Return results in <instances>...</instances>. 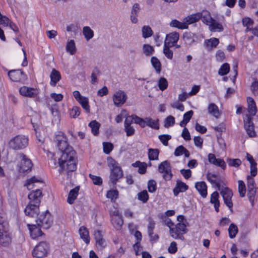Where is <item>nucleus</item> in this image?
<instances>
[{
    "label": "nucleus",
    "mask_w": 258,
    "mask_h": 258,
    "mask_svg": "<svg viewBox=\"0 0 258 258\" xmlns=\"http://www.w3.org/2000/svg\"><path fill=\"white\" fill-rule=\"evenodd\" d=\"M238 229L237 226L234 224H231L228 228L229 236L230 238H234L238 233Z\"/></svg>",
    "instance_id": "nucleus-44"
},
{
    "label": "nucleus",
    "mask_w": 258,
    "mask_h": 258,
    "mask_svg": "<svg viewBox=\"0 0 258 258\" xmlns=\"http://www.w3.org/2000/svg\"><path fill=\"white\" fill-rule=\"evenodd\" d=\"M78 102L81 105L82 108L86 112L89 113L90 111V106L89 105V99L87 97H83Z\"/></svg>",
    "instance_id": "nucleus-37"
},
{
    "label": "nucleus",
    "mask_w": 258,
    "mask_h": 258,
    "mask_svg": "<svg viewBox=\"0 0 258 258\" xmlns=\"http://www.w3.org/2000/svg\"><path fill=\"white\" fill-rule=\"evenodd\" d=\"M227 163L230 166L237 167L241 165V161L239 159L228 158L227 159Z\"/></svg>",
    "instance_id": "nucleus-53"
},
{
    "label": "nucleus",
    "mask_w": 258,
    "mask_h": 258,
    "mask_svg": "<svg viewBox=\"0 0 258 258\" xmlns=\"http://www.w3.org/2000/svg\"><path fill=\"white\" fill-rule=\"evenodd\" d=\"M154 51V48L149 44H144L143 45V52L147 56L152 55Z\"/></svg>",
    "instance_id": "nucleus-55"
},
{
    "label": "nucleus",
    "mask_w": 258,
    "mask_h": 258,
    "mask_svg": "<svg viewBox=\"0 0 258 258\" xmlns=\"http://www.w3.org/2000/svg\"><path fill=\"white\" fill-rule=\"evenodd\" d=\"M118 191L116 189L109 190L106 194V197L110 199L111 202H114L118 197Z\"/></svg>",
    "instance_id": "nucleus-43"
},
{
    "label": "nucleus",
    "mask_w": 258,
    "mask_h": 258,
    "mask_svg": "<svg viewBox=\"0 0 258 258\" xmlns=\"http://www.w3.org/2000/svg\"><path fill=\"white\" fill-rule=\"evenodd\" d=\"M54 141L60 152V157H55L53 154L50 159L49 164L52 168L59 167L58 172L60 174L66 172L68 177H71L72 173L77 169L76 162L75 159L76 152L72 147L69 146L68 139L65 134L61 131L55 133Z\"/></svg>",
    "instance_id": "nucleus-1"
},
{
    "label": "nucleus",
    "mask_w": 258,
    "mask_h": 258,
    "mask_svg": "<svg viewBox=\"0 0 258 258\" xmlns=\"http://www.w3.org/2000/svg\"><path fill=\"white\" fill-rule=\"evenodd\" d=\"M219 195L217 191L213 192L210 198V203L214 205L215 211L217 212L219 211L220 202L219 200Z\"/></svg>",
    "instance_id": "nucleus-24"
},
{
    "label": "nucleus",
    "mask_w": 258,
    "mask_h": 258,
    "mask_svg": "<svg viewBox=\"0 0 258 258\" xmlns=\"http://www.w3.org/2000/svg\"><path fill=\"white\" fill-rule=\"evenodd\" d=\"M35 135L37 140L40 143L44 142L46 138V133L45 130H35Z\"/></svg>",
    "instance_id": "nucleus-45"
},
{
    "label": "nucleus",
    "mask_w": 258,
    "mask_h": 258,
    "mask_svg": "<svg viewBox=\"0 0 258 258\" xmlns=\"http://www.w3.org/2000/svg\"><path fill=\"white\" fill-rule=\"evenodd\" d=\"M103 151L106 154H109L113 148L112 144L108 142H104L103 143Z\"/></svg>",
    "instance_id": "nucleus-56"
},
{
    "label": "nucleus",
    "mask_w": 258,
    "mask_h": 258,
    "mask_svg": "<svg viewBox=\"0 0 258 258\" xmlns=\"http://www.w3.org/2000/svg\"><path fill=\"white\" fill-rule=\"evenodd\" d=\"M188 189V186L180 180H177L173 191L175 196H177L180 192H184Z\"/></svg>",
    "instance_id": "nucleus-21"
},
{
    "label": "nucleus",
    "mask_w": 258,
    "mask_h": 258,
    "mask_svg": "<svg viewBox=\"0 0 258 258\" xmlns=\"http://www.w3.org/2000/svg\"><path fill=\"white\" fill-rule=\"evenodd\" d=\"M108 165L110 169L109 183L114 186L117 181L122 177L123 171L118 163L111 157L107 158Z\"/></svg>",
    "instance_id": "nucleus-2"
},
{
    "label": "nucleus",
    "mask_w": 258,
    "mask_h": 258,
    "mask_svg": "<svg viewBox=\"0 0 258 258\" xmlns=\"http://www.w3.org/2000/svg\"><path fill=\"white\" fill-rule=\"evenodd\" d=\"M38 182H42L41 178L36 177V176H33L27 180L25 185L27 187L29 190H30L33 188L34 184Z\"/></svg>",
    "instance_id": "nucleus-30"
},
{
    "label": "nucleus",
    "mask_w": 258,
    "mask_h": 258,
    "mask_svg": "<svg viewBox=\"0 0 258 258\" xmlns=\"http://www.w3.org/2000/svg\"><path fill=\"white\" fill-rule=\"evenodd\" d=\"M42 196V192L40 189H36L32 191L28 195V198L30 200L29 203L35 204L36 205H40L41 202V197Z\"/></svg>",
    "instance_id": "nucleus-16"
},
{
    "label": "nucleus",
    "mask_w": 258,
    "mask_h": 258,
    "mask_svg": "<svg viewBox=\"0 0 258 258\" xmlns=\"http://www.w3.org/2000/svg\"><path fill=\"white\" fill-rule=\"evenodd\" d=\"M230 70V66L228 63L223 64L219 70L218 74L220 76H224L227 74Z\"/></svg>",
    "instance_id": "nucleus-50"
},
{
    "label": "nucleus",
    "mask_w": 258,
    "mask_h": 258,
    "mask_svg": "<svg viewBox=\"0 0 258 258\" xmlns=\"http://www.w3.org/2000/svg\"><path fill=\"white\" fill-rule=\"evenodd\" d=\"M207 178L212 184H214L218 188L221 186V184L223 182L220 176L210 172H208L207 174Z\"/></svg>",
    "instance_id": "nucleus-19"
},
{
    "label": "nucleus",
    "mask_w": 258,
    "mask_h": 258,
    "mask_svg": "<svg viewBox=\"0 0 258 258\" xmlns=\"http://www.w3.org/2000/svg\"><path fill=\"white\" fill-rule=\"evenodd\" d=\"M200 13L193 14L186 17L184 19L185 23L190 24L198 22L200 20Z\"/></svg>",
    "instance_id": "nucleus-33"
},
{
    "label": "nucleus",
    "mask_w": 258,
    "mask_h": 258,
    "mask_svg": "<svg viewBox=\"0 0 258 258\" xmlns=\"http://www.w3.org/2000/svg\"><path fill=\"white\" fill-rule=\"evenodd\" d=\"M151 62L156 72L160 73L161 71V63L160 60L156 57L153 56L151 59Z\"/></svg>",
    "instance_id": "nucleus-36"
},
{
    "label": "nucleus",
    "mask_w": 258,
    "mask_h": 258,
    "mask_svg": "<svg viewBox=\"0 0 258 258\" xmlns=\"http://www.w3.org/2000/svg\"><path fill=\"white\" fill-rule=\"evenodd\" d=\"M100 73L98 69L95 68L91 74V83L94 84L97 81V75Z\"/></svg>",
    "instance_id": "nucleus-57"
},
{
    "label": "nucleus",
    "mask_w": 258,
    "mask_h": 258,
    "mask_svg": "<svg viewBox=\"0 0 258 258\" xmlns=\"http://www.w3.org/2000/svg\"><path fill=\"white\" fill-rule=\"evenodd\" d=\"M127 96L122 91H118L113 95V100L115 105L120 106L126 101Z\"/></svg>",
    "instance_id": "nucleus-13"
},
{
    "label": "nucleus",
    "mask_w": 258,
    "mask_h": 258,
    "mask_svg": "<svg viewBox=\"0 0 258 258\" xmlns=\"http://www.w3.org/2000/svg\"><path fill=\"white\" fill-rule=\"evenodd\" d=\"M16 160L19 163L18 164L20 172L30 171L33 166L31 160L23 153H18L16 157Z\"/></svg>",
    "instance_id": "nucleus-3"
},
{
    "label": "nucleus",
    "mask_w": 258,
    "mask_h": 258,
    "mask_svg": "<svg viewBox=\"0 0 258 258\" xmlns=\"http://www.w3.org/2000/svg\"><path fill=\"white\" fill-rule=\"evenodd\" d=\"M142 35L144 38L151 37L153 34V31L149 26H144L142 30Z\"/></svg>",
    "instance_id": "nucleus-47"
},
{
    "label": "nucleus",
    "mask_w": 258,
    "mask_h": 258,
    "mask_svg": "<svg viewBox=\"0 0 258 258\" xmlns=\"http://www.w3.org/2000/svg\"><path fill=\"white\" fill-rule=\"evenodd\" d=\"M8 226L0 230V244L6 246L11 241V238L8 231Z\"/></svg>",
    "instance_id": "nucleus-15"
},
{
    "label": "nucleus",
    "mask_w": 258,
    "mask_h": 258,
    "mask_svg": "<svg viewBox=\"0 0 258 258\" xmlns=\"http://www.w3.org/2000/svg\"><path fill=\"white\" fill-rule=\"evenodd\" d=\"M10 21H11L10 20L8 17L2 15L1 14H0V24L1 25L8 26L9 23L10 22Z\"/></svg>",
    "instance_id": "nucleus-64"
},
{
    "label": "nucleus",
    "mask_w": 258,
    "mask_h": 258,
    "mask_svg": "<svg viewBox=\"0 0 258 258\" xmlns=\"http://www.w3.org/2000/svg\"><path fill=\"white\" fill-rule=\"evenodd\" d=\"M218 189L220 191V194L223 197L225 204L231 209L233 207V203L231 198L233 196V192L231 189L227 187L223 186L219 187Z\"/></svg>",
    "instance_id": "nucleus-9"
},
{
    "label": "nucleus",
    "mask_w": 258,
    "mask_h": 258,
    "mask_svg": "<svg viewBox=\"0 0 258 258\" xmlns=\"http://www.w3.org/2000/svg\"><path fill=\"white\" fill-rule=\"evenodd\" d=\"M170 26L172 27H175L180 29H184L188 28V25L185 22L182 23L175 19L171 21Z\"/></svg>",
    "instance_id": "nucleus-38"
},
{
    "label": "nucleus",
    "mask_w": 258,
    "mask_h": 258,
    "mask_svg": "<svg viewBox=\"0 0 258 258\" xmlns=\"http://www.w3.org/2000/svg\"><path fill=\"white\" fill-rule=\"evenodd\" d=\"M179 35L177 32L171 33L166 35L164 43H167V45L170 46H173L179 40Z\"/></svg>",
    "instance_id": "nucleus-20"
},
{
    "label": "nucleus",
    "mask_w": 258,
    "mask_h": 258,
    "mask_svg": "<svg viewBox=\"0 0 258 258\" xmlns=\"http://www.w3.org/2000/svg\"><path fill=\"white\" fill-rule=\"evenodd\" d=\"M79 233L81 238L84 240L86 244H88L90 242V237L87 229L84 226L81 227L79 229Z\"/></svg>",
    "instance_id": "nucleus-28"
},
{
    "label": "nucleus",
    "mask_w": 258,
    "mask_h": 258,
    "mask_svg": "<svg viewBox=\"0 0 258 258\" xmlns=\"http://www.w3.org/2000/svg\"><path fill=\"white\" fill-rule=\"evenodd\" d=\"M25 214L26 216L34 217L37 216L39 212V206L32 203H29L25 209Z\"/></svg>",
    "instance_id": "nucleus-14"
},
{
    "label": "nucleus",
    "mask_w": 258,
    "mask_h": 258,
    "mask_svg": "<svg viewBox=\"0 0 258 258\" xmlns=\"http://www.w3.org/2000/svg\"><path fill=\"white\" fill-rule=\"evenodd\" d=\"M238 192L241 197L245 196L246 188L244 182L242 180H238Z\"/></svg>",
    "instance_id": "nucleus-52"
},
{
    "label": "nucleus",
    "mask_w": 258,
    "mask_h": 258,
    "mask_svg": "<svg viewBox=\"0 0 258 258\" xmlns=\"http://www.w3.org/2000/svg\"><path fill=\"white\" fill-rule=\"evenodd\" d=\"M50 77L51 79L50 84L53 87L55 86L57 83L61 79L60 73L54 69H52Z\"/></svg>",
    "instance_id": "nucleus-23"
},
{
    "label": "nucleus",
    "mask_w": 258,
    "mask_h": 258,
    "mask_svg": "<svg viewBox=\"0 0 258 258\" xmlns=\"http://www.w3.org/2000/svg\"><path fill=\"white\" fill-rule=\"evenodd\" d=\"M219 43V40L216 38H212L209 39H207L205 41V44L207 47H209L211 49L216 48Z\"/></svg>",
    "instance_id": "nucleus-35"
},
{
    "label": "nucleus",
    "mask_w": 258,
    "mask_h": 258,
    "mask_svg": "<svg viewBox=\"0 0 258 258\" xmlns=\"http://www.w3.org/2000/svg\"><path fill=\"white\" fill-rule=\"evenodd\" d=\"M148 189L149 192H154L157 189L156 182L154 180H150L148 182Z\"/></svg>",
    "instance_id": "nucleus-58"
},
{
    "label": "nucleus",
    "mask_w": 258,
    "mask_h": 258,
    "mask_svg": "<svg viewBox=\"0 0 258 258\" xmlns=\"http://www.w3.org/2000/svg\"><path fill=\"white\" fill-rule=\"evenodd\" d=\"M28 145V138L22 135H18L12 139L9 143L10 148L14 150H21L26 148Z\"/></svg>",
    "instance_id": "nucleus-4"
},
{
    "label": "nucleus",
    "mask_w": 258,
    "mask_h": 258,
    "mask_svg": "<svg viewBox=\"0 0 258 258\" xmlns=\"http://www.w3.org/2000/svg\"><path fill=\"white\" fill-rule=\"evenodd\" d=\"M195 187L203 198L207 197V186L204 181L197 182L195 184Z\"/></svg>",
    "instance_id": "nucleus-22"
},
{
    "label": "nucleus",
    "mask_w": 258,
    "mask_h": 258,
    "mask_svg": "<svg viewBox=\"0 0 258 258\" xmlns=\"http://www.w3.org/2000/svg\"><path fill=\"white\" fill-rule=\"evenodd\" d=\"M244 129H253L254 124L250 115L246 114L243 118Z\"/></svg>",
    "instance_id": "nucleus-34"
},
{
    "label": "nucleus",
    "mask_w": 258,
    "mask_h": 258,
    "mask_svg": "<svg viewBox=\"0 0 258 258\" xmlns=\"http://www.w3.org/2000/svg\"><path fill=\"white\" fill-rule=\"evenodd\" d=\"M159 139L164 146L168 145V142L171 139V136L169 135H161L159 136Z\"/></svg>",
    "instance_id": "nucleus-59"
},
{
    "label": "nucleus",
    "mask_w": 258,
    "mask_h": 258,
    "mask_svg": "<svg viewBox=\"0 0 258 258\" xmlns=\"http://www.w3.org/2000/svg\"><path fill=\"white\" fill-rule=\"evenodd\" d=\"M209 29L211 31H219L221 32L223 30V27L222 25L214 21H212L211 23V24L209 25Z\"/></svg>",
    "instance_id": "nucleus-39"
},
{
    "label": "nucleus",
    "mask_w": 258,
    "mask_h": 258,
    "mask_svg": "<svg viewBox=\"0 0 258 258\" xmlns=\"http://www.w3.org/2000/svg\"><path fill=\"white\" fill-rule=\"evenodd\" d=\"M158 87L162 91L165 90L168 87L167 79L164 77H161L158 81Z\"/></svg>",
    "instance_id": "nucleus-54"
},
{
    "label": "nucleus",
    "mask_w": 258,
    "mask_h": 258,
    "mask_svg": "<svg viewBox=\"0 0 258 258\" xmlns=\"http://www.w3.org/2000/svg\"><path fill=\"white\" fill-rule=\"evenodd\" d=\"M79 189L80 186H77L70 190L67 199V202L68 203L70 204H72L74 203L75 200L77 199V197L78 195Z\"/></svg>",
    "instance_id": "nucleus-26"
},
{
    "label": "nucleus",
    "mask_w": 258,
    "mask_h": 258,
    "mask_svg": "<svg viewBox=\"0 0 258 258\" xmlns=\"http://www.w3.org/2000/svg\"><path fill=\"white\" fill-rule=\"evenodd\" d=\"M113 214V216L112 217L111 219L112 225L116 230H119L123 225V221L117 211L114 212Z\"/></svg>",
    "instance_id": "nucleus-17"
},
{
    "label": "nucleus",
    "mask_w": 258,
    "mask_h": 258,
    "mask_svg": "<svg viewBox=\"0 0 258 258\" xmlns=\"http://www.w3.org/2000/svg\"><path fill=\"white\" fill-rule=\"evenodd\" d=\"M136 119V121L141 127L144 128L148 126L152 129H159L158 119H153L150 117H147L145 118H137Z\"/></svg>",
    "instance_id": "nucleus-7"
},
{
    "label": "nucleus",
    "mask_w": 258,
    "mask_h": 258,
    "mask_svg": "<svg viewBox=\"0 0 258 258\" xmlns=\"http://www.w3.org/2000/svg\"><path fill=\"white\" fill-rule=\"evenodd\" d=\"M48 249V244L45 241H42L35 247L32 254L34 257L42 258L47 255Z\"/></svg>",
    "instance_id": "nucleus-8"
},
{
    "label": "nucleus",
    "mask_w": 258,
    "mask_h": 258,
    "mask_svg": "<svg viewBox=\"0 0 258 258\" xmlns=\"http://www.w3.org/2000/svg\"><path fill=\"white\" fill-rule=\"evenodd\" d=\"M155 222L154 221L151 219H149V224L148 226V232L149 235L153 234V230L155 228Z\"/></svg>",
    "instance_id": "nucleus-62"
},
{
    "label": "nucleus",
    "mask_w": 258,
    "mask_h": 258,
    "mask_svg": "<svg viewBox=\"0 0 258 258\" xmlns=\"http://www.w3.org/2000/svg\"><path fill=\"white\" fill-rule=\"evenodd\" d=\"M175 123V118L173 116L169 115L164 120V126L168 128L172 126Z\"/></svg>",
    "instance_id": "nucleus-51"
},
{
    "label": "nucleus",
    "mask_w": 258,
    "mask_h": 258,
    "mask_svg": "<svg viewBox=\"0 0 258 258\" xmlns=\"http://www.w3.org/2000/svg\"><path fill=\"white\" fill-rule=\"evenodd\" d=\"M66 50L71 55L74 54L76 52V47L74 40H71L67 43Z\"/></svg>",
    "instance_id": "nucleus-40"
},
{
    "label": "nucleus",
    "mask_w": 258,
    "mask_h": 258,
    "mask_svg": "<svg viewBox=\"0 0 258 258\" xmlns=\"http://www.w3.org/2000/svg\"><path fill=\"white\" fill-rule=\"evenodd\" d=\"M27 226L30 231V236L33 239H35L36 238L42 235L43 233L40 229L41 227H38L37 224H28Z\"/></svg>",
    "instance_id": "nucleus-18"
},
{
    "label": "nucleus",
    "mask_w": 258,
    "mask_h": 258,
    "mask_svg": "<svg viewBox=\"0 0 258 258\" xmlns=\"http://www.w3.org/2000/svg\"><path fill=\"white\" fill-rule=\"evenodd\" d=\"M186 225L182 223H178L174 228L170 229V235L175 239H184L183 234L186 233L187 229Z\"/></svg>",
    "instance_id": "nucleus-6"
},
{
    "label": "nucleus",
    "mask_w": 258,
    "mask_h": 258,
    "mask_svg": "<svg viewBox=\"0 0 258 258\" xmlns=\"http://www.w3.org/2000/svg\"><path fill=\"white\" fill-rule=\"evenodd\" d=\"M160 173H163V178L166 180L171 179L173 174L171 173V167L170 162L167 160L161 163L158 166Z\"/></svg>",
    "instance_id": "nucleus-10"
},
{
    "label": "nucleus",
    "mask_w": 258,
    "mask_h": 258,
    "mask_svg": "<svg viewBox=\"0 0 258 258\" xmlns=\"http://www.w3.org/2000/svg\"><path fill=\"white\" fill-rule=\"evenodd\" d=\"M247 101L248 103V112L250 113V115L254 116L257 111L255 103L253 99L250 97H247Z\"/></svg>",
    "instance_id": "nucleus-25"
},
{
    "label": "nucleus",
    "mask_w": 258,
    "mask_h": 258,
    "mask_svg": "<svg viewBox=\"0 0 258 258\" xmlns=\"http://www.w3.org/2000/svg\"><path fill=\"white\" fill-rule=\"evenodd\" d=\"M19 93L22 96L29 98H34L38 94V91L36 89L27 86L21 87Z\"/></svg>",
    "instance_id": "nucleus-12"
},
{
    "label": "nucleus",
    "mask_w": 258,
    "mask_h": 258,
    "mask_svg": "<svg viewBox=\"0 0 258 258\" xmlns=\"http://www.w3.org/2000/svg\"><path fill=\"white\" fill-rule=\"evenodd\" d=\"M138 199L143 203H146L149 200V195L146 190H144L138 194Z\"/></svg>",
    "instance_id": "nucleus-48"
},
{
    "label": "nucleus",
    "mask_w": 258,
    "mask_h": 258,
    "mask_svg": "<svg viewBox=\"0 0 258 258\" xmlns=\"http://www.w3.org/2000/svg\"><path fill=\"white\" fill-rule=\"evenodd\" d=\"M137 118L140 117L136 115H132L127 116H126L124 121L125 129H133L132 128H128V127L130 126L131 124L133 123L138 124L137 121H136Z\"/></svg>",
    "instance_id": "nucleus-31"
},
{
    "label": "nucleus",
    "mask_w": 258,
    "mask_h": 258,
    "mask_svg": "<svg viewBox=\"0 0 258 258\" xmlns=\"http://www.w3.org/2000/svg\"><path fill=\"white\" fill-rule=\"evenodd\" d=\"M170 47H171L170 45H167V43H164L163 53L167 58L171 59L173 57V51L170 49Z\"/></svg>",
    "instance_id": "nucleus-49"
},
{
    "label": "nucleus",
    "mask_w": 258,
    "mask_h": 258,
    "mask_svg": "<svg viewBox=\"0 0 258 258\" xmlns=\"http://www.w3.org/2000/svg\"><path fill=\"white\" fill-rule=\"evenodd\" d=\"M135 237L136 238V242L134 245V247H136V246H139L140 243L142 240V233L139 231H136L135 234Z\"/></svg>",
    "instance_id": "nucleus-63"
},
{
    "label": "nucleus",
    "mask_w": 258,
    "mask_h": 258,
    "mask_svg": "<svg viewBox=\"0 0 258 258\" xmlns=\"http://www.w3.org/2000/svg\"><path fill=\"white\" fill-rule=\"evenodd\" d=\"M199 17L200 19H201L202 22L207 25H209L212 21H214L210 13L207 11H203L202 12L200 13Z\"/></svg>",
    "instance_id": "nucleus-27"
},
{
    "label": "nucleus",
    "mask_w": 258,
    "mask_h": 258,
    "mask_svg": "<svg viewBox=\"0 0 258 258\" xmlns=\"http://www.w3.org/2000/svg\"><path fill=\"white\" fill-rule=\"evenodd\" d=\"M193 114L194 112L192 110L188 111L184 114L183 116V120L180 122V125L181 127H184L183 129H187L185 127V125L191 119Z\"/></svg>",
    "instance_id": "nucleus-32"
},
{
    "label": "nucleus",
    "mask_w": 258,
    "mask_h": 258,
    "mask_svg": "<svg viewBox=\"0 0 258 258\" xmlns=\"http://www.w3.org/2000/svg\"><path fill=\"white\" fill-rule=\"evenodd\" d=\"M8 75L11 80L16 82L24 83L27 80L26 75L22 70H12L8 72Z\"/></svg>",
    "instance_id": "nucleus-11"
},
{
    "label": "nucleus",
    "mask_w": 258,
    "mask_h": 258,
    "mask_svg": "<svg viewBox=\"0 0 258 258\" xmlns=\"http://www.w3.org/2000/svg\"><path fill=\"white\" fill-rule=\"evenodd\" d=\"M208 112L216 117H218L220 114L218 106L214 103H210L209 105Z\"/></svg>",
    "instance_id": "nucleus-42"
},
{
    "label": "nucleus",
    "mask_w": 258,
    "mask_h": 258,
    "mask_svg": "<svg viewBox=\"0 0 258 258\" xmlns=\"http://www.w3.org/2000/svg\"><path fill=\"white\" fill-rule=\"evenodd\" d=\"M174 154L175 156H179L184 154V156L187 158L189 157L190 155L189 151L182 145L175 149Z\"/></svg>",
    "instance_id": "nucleus-29"
},
{
    "label": "nucleus",
    "mask_w": 258,
    "mask_h": 258,
    "mask_svg": "<svg viewBox=\"0 0 258 258\" xmlns=\"http://www.w3.org/2000/svg\"><path fill=\"white\" fill-rule=\"evenodd\" d=\"M36 222L38 227L47 229L52 225L53 218L49 212L47 210L44 213L39 215Z\"/></svg>",
    "instance_id": "nucleus-5"
},
{
    "label": "nucleus",
    "mask_w": 258,
    "mask_h": 258,
    "mask_svg": "<svg viewBox=\"0 0 258 258\" xmlns=\"http://www.w3.org/2000/svg\"><path fill=\"white\" fill-rule=\"evenodd\" d=\"M83 33L87 41L89 40L94 36L93 31L88 26L84 27Z\"/></svg>",
    "instance_id": "nucleus-41"
},
{
    "label": "nucleus",
    "mask_w": 258,
    "mask_h": 258,
    "mask_svg": "<svg viewBox=\"0 0 258 258\" xmlns=\"http://www.w3.org/2000/svg\"><path fill=\"white\" fill-rule=\"evenodd\" d=\"M159 150L157 149H149L148 150V157L150 160H155L158 159Z\"/></svg>",
    "instance_id": "nucleus-46"
},
{
    "label": "nucleus",
    "mask_w": 258,
    "mask_h": 258,
    "mask_svg": "<svg viewBox=\"0 0 258 258\" xmlns=\"http://www.w3.org/2000/svg\"><path fill=\"white\" fill-rule=\"evenodd\" d=\"M81 108L78 106H74L70 111V115L73 118L78 117L80 114Z\"/></svg>",
    "instance_id": "nucleus-60"
},
{
    "label": "nucleus",
    "mask_w": 258,
    "mask_h": 258,
    "mask_svg": "<svg viewBox=\"0 0 258 258\" xmlns=\"http://www.w3.org/2000/svg\"><path fill=\"white\" fill-rule=\"evenodd\" d=\"M89 177L92 179L94 184L100 185L102 183V179L100 176L90 174Z\"/></svg>",
    "instance_id": "nucleus-61"
}]
</instances>
